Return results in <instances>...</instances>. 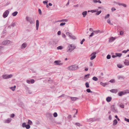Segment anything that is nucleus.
Returning <instances> with one entry per match:
<instances>
[{
	"label": "nucleus",
	"mask_w": 129,
	"mask_h": 129,
	"mask_svg": "<svg viewBox=\"0 0 129 129\" xmlns=\"http://www.w3.org/2000/svg\"><path fill=\"white\" fill-rule=\"evenodd\" d=\"M85 41V39H83L82 41L80 42V44H83V42H84Z\"/></svg>",
	"instance_id": "nucleus-52"
},
{
	"label": "nucleus",
	"mask_w": 129,
	"mask_h": 129,
	"mask_svg": "<svg viewBox=\"0 0 129 129\" xmlns=\"http://www.w3.org/2000/svg\"><path fill=\"white\" fill-rule=\"evenodd\" d=\"M96 120V119L95 118H90L89 119H87V121L88 122H93Z\"/></svg>",
	"instance_id": "nucleus-10"
},
{
	"label": "nucleus",
	"mask_w": 129,
	"mask_h": 129,
	"mask_svg": "<svg viewBox=\"0 0 129 129\" xmlns=\"http://www.w3.org/2000/svg\"><path fill=\"white\" fill-rule=\"evenodd\" d=\"M111 55H110L108 54L107 56V58L108 59H109L111 58Z\"/></svg>",
	"instance_id": "nucleus-47"
},
{
	"label": "nucleus",
	"mask_w": 129,
	"mask_h": 129,
	"mask_svg": "<svg viewBox=\"0 0 129 129\" xmlns=\"http://www.w3.org/2000/svg\"><path fill=\"white\" fill-rule=\"evenodd\" d=\"M120 107L122 108H124V106L123 105V104H120Z\"/></svg>",
	"instance_id": "nucleus-62"
},
{
	"label": "nucleus",
	"mask_w": 129,
	"mask_h": 129,
	"mask_svg": "<svg viewBox=\"0 0 129 129\" xmlns=\"http://www.w3.org/2000/svg\"><path fill=\"white\" fill-rule=\"evenodd\" d=\"M11 118H8L6 120L5 122L8 123H10L11 121Z\"/></svg>",
	"instance_id": "nucleus-29"
},
{
	"label": "nucleus",
	"mask_w": 129,
	"mask_h": 129,
	"mask_svg": "<svg viewBox=\"0 0 129 129\" xmlns=\"http://www.w3.org/2000/svg\"><path fill=\"white\" fill-rule=\"evenodd\" d=\"M26 81L27 83H28L30 84V83H31L30 80H26Z\"/></svg>",
	"instance_id": "nucleus-60"
},
{
	"label": "nucleus",
	"mask_w": 129,
	"mask_h": 129,
	"mask_svg": "<svg viewBox=\"0 0 129 129\" xmlns=\"http://www.w3.org/2000/svg\"><path fill=\"white\" fill-rule=\"evenodd\" d=\"M86 91L88 93H92V92L91 91L90 89H86Z\"/></svg>",
	"instance_id": "nucleus-41"
},
{
	"label": "nucleus",
	"mask_w": 129,
	"mask_h": 129,
	"mask_svg": "<svg viewBox=\"0 0 129 129\" xmlns=\"http://www.w3.org/2000/svg\"><path fill=\"white\" fill-rule=\"evenodd\" d=\"M117 67L120 68H121L123 67V66H122L121 64H118L117 65Z\"/></svg>",
	"instance_id": "nucleus-42"
},
{
	"label": "nucleus",
	"mask_w": 129,
	"mask_h": 129,
	"mask_svg": "<svg viewBox=\"0 0 129 129\" xmlns=\"http://www.w3.org/2000/svg\"><path fill=\"white\" fill-rule=\"evenodd\" d=\"M124 120L125 121L129 122V119H127L126 118H124Z\"/></svg>",
	"instance_id": "nucleus-57"
},
{
	"label": "nucleus",
	"mask_w": 129,
	"mask_h": 129,
	"mask_svg": "<svg viewBox=\"0 0 129 129\" xmlns=\"http://www.w3.org/2000/svg\"><path fill=\"white\" fill-rule=\"evenodd\" d=\"M86 87V88H88L89 87V84L88 82H86L85 84Z\"/></svg>",
	"instance_id": "nucleus-35"
},
{
	"label": "nucleus",
	"mask_w": 129,
	"mask_h": 129,
	"mask_svg": "<svg viewBox=\"0 0 129 129\" xmlns=\"http://www.w3.org/2000/svg\"><path fill=\"white\" fill-rule=\"evenodd\" d=\"M117 78L118 79H124L125 77L123 76H117Z\"/></svg>",
	"instance_id": "nucleus-15"
},
{
	"label": "nucleus",
	"mask_w": 129,
	"mask_h": 129,
	"mask_svg": "<svg viewBox=\"0 0 129 129\" xmlns=\"http://www.w3.org/2000/svg\"><path fill=\"white\" fill-rule=\"evenodd\" d=\"M10 89H12V90L13 91H14L15 90V89H14V88L13 87H11L10 88Z\"/></svg>",
	"instance_id": "nucleus-64"
},
{
	"label": "nucleus",
	"mask_w": 129,
	"mask_h": 129,
	"mask_svg": "<svg viewBox=\"0 0 129 129\" xmlns=\"http://www.w3.org/2000/svg\"><path fill=\"white\" fill-rule=\"evenodd\" d=\"M125 94L129 93V90L127 89L124 90Z\"/></svg>",
	"instance_id": "nucleus-44"
},
{
	"label": "nucleus",
	"mask_w": 129,
	"mask_h": 129,
	"mask_svg": "<svg viewBox=\"0 0 129 129\" xmlns=\"http://www.w3.org/2000/svg\"><path fill=\"white\" fill-rule=\"evenodd\" d=\"M100 84L104 87H105L106 85L107 84V83H104L102 82H100Z\"/></svg>",
	"instance_id": "nucleus-21"
},
{
	"label": "nucleus",
	"mask_w": 129,
	"mask_h": 129,
	"mask_svg": "<svg viewBox=\"0 0 129 129\" xmlns=\"http://www.w3.org/2000/svg\"><path fill=\"white\" fill-rule=\"evenodd\" d=\"M111 110L112 111L115 113H117L118 112L117 110L115 109L114 105L111 106Z\"/></svg>",
	"instance_id": "nucleus-8"
},
{
	"label": "nucleus",
	"mask_w": 129,
	"mask_h": 129,
	"mask_svg": "<svg viewBox=\"0 0 129 129\" xmlns=\"http://www.w3.org/2000/svg\"><path fill=\"white\" fill-rule=\"evenodd\" d=\"M112 100V98L111 97H108L106 99V101L108 102H110Z\"/></svg>",
	"instance_id": "nucleus-17"
},
{
	"label": "nucleus",
	"mask_w": 129,
	"mask_h": 129,
	"mask_svg": "<svg viewBox=\"0 0 129 129\" xmlns=\"http://www.w3.org/2000/svg\"><path fill=\"white\" fill-rule=\"evenodd\" d=\"M96 54V52H94L92 53L90 55V56H91V57H90V60H92L95 58L96 57L95 54Z\"/></svg>",
	"instance_id": "nucleus-5"
},
{
	"label": "nucleus",
	"mask_w": 129,
	"mask_h": 129,
	"mask_svg": "<svg viewBox=\"0 0 129 129\" xmlns=\"http://www.w3.org/2000/svg\"><path fill=\"white\" fill-rule=\"evenodd\" d=\"M35 82V80L33 79H32L30 80V82L31 83L33 84Z\"/></svg>",
	"instance_id": "nucleus-53"
},
{
	"label": "nucleus",
	"mask_w": 129,
	"mask_h": 129,
	"mask_svg": "<svg viewBox=\"0 0 129 129\" xmlns=\"http://www.w3.org/2000/svg\"><path fill=\"white\" fill-rule=\"evenodd\" d=\"M15 116V114H12L11 115V118H13Z\"/></svg>",
	"instance_id": "nucleus-61"
},
{
	"label": "nucleus",
	"mask_w": 129,
	"mask_h": 129,
	"mask_svg": "<svg viewBox=\"0 0 129 129\" xmlns=\"http://www.w3.org/2000/svg\"><path fill=\"white\" fill-rule=\"evenodd\" d=\"M26 44L25 43H24L21 46V48L23 49L25 48L26 46Z\"/></svg>",
	"instance_id": "nucleus-18"
},
{
	"label": "nucleus",
	"mask_w": 129,
	"mask_h": 129,
	"mask_svg": "<svg viewBox=\"0 0 129 129\" xmlns=\"http://www.w3.org/2000/svg\"><path fill=\"white\" fill-rule=\"evenodd\" d=\"M125 94V93L124 91L120 92H119L118 93V95L120 96H121L122 95Z\"/></svg>",
	"instance_id": "nucleus-11"
},
{
	"label": "nucleus",
	"mask_w": 129,
	"mask_h": 129,
	"mask_svg": "<svg viewBox=\"0 0 129 129\" xmlns=\"http://www.w3.org/2000/svg\"><path fill=\"white\" fill-rule=\"evenodd\" d=\"M18 13V12L17 11H15L13 13H12V15L13 16H15Z\"/></svg>",
	"instance_id": "nucleus-28"
},
{
	"label": "nucleus",
	"mask_w": 129,
	"mask_h": 129,
	"mask_svg": "<svg viewBox=\"0 0 129 129\" xmlns=\"http://www.w3.org/2000/svg\"><path fill=\"white\" fill-rule=\"evenodd\" d=\"M96 15H99L102 12L101 10H100L99 11H98L96 12Z\"/></svg>",
	"instance_id": "nucleus-34"
},
{
	"label": "nucleus",
	"mask_w": 129,
	"mask_h": 129,
	"mask_svg": "<svg viewBox=\"0 0 129 129\" xmlns=\"http://www.w3.org/2000/svg\"><path fill=\"white\" fill-rule=\"evenodd\" d=\"M38 11L39 12V13L40 15L42 14V11L40 9H39L38 10Z\"/></svg>",
	"instance_id": "nucleus-54"
},
{
	"label": "nucleus",
	"mask_w": 129,
	"mask_h": 129,
	"mask_svg": "<svg viewBox=\"0 0 129 129\" xmlns=\"http://www.w3.org/2000/svg\"><path fill=\"white\" fill-rule=\"evenodd\" d=\"M68 20L67 19H62L60 20H59L56 21V22H67Z\"/></svg>",
	"instance_id": "nucleus-22"
},
{
	"label": "nucleus",
	"mask_w": 129,
	"mask_h": 129,
	"mask_svg": "<svg viewBox=\"0 0 129 129\" xmlns=\"http://www.w3.org/2000/svg\"><path fill=\"white\" fill-rule=\"evenodd\" d=\"M67 35L69 37L72 36V34L69 32H67L66 33Z\"/></svg>",
	"instance_id": "nucleus-33"
},
{
	"label": "nucleus",
	"mask_w": 129,
	"mask_h": 129,
	"mask_svg": "<svg viewBox=\"0 0 129 129\" xmlns=\"http://www.w3.org/2000/svg\"><path fill=\"white\" fill-rule=\"evenodd\" d=\"M57 49L58 50H61L63 49V47L61 46H59L57 47Z\"/></svg>",
	"instance_id": "nucleus-37"
},
{
	"label": "nucleus",
	"mask_w": 129,
	"mask_h": 129,
	"mask_svg": "<svg viewBox=\"0 0 129 129\" xmlns=\"http://www.w3.org/2000/svg\"><path fill=\"white\" fill-rule=\"evenodd\" d=\"M13 76L12 75H3L2 76L3 78L4 79H7L12 77Z\"/></svg>",
	"instance_id": "nucleus-3"
},
{
	"label": "nucleus",
	"mask_w": 129,
	"mask_h": 129,
	"mask_svg": "<svg viewBox=\"0 0 129 129\" xmlns=\"http://www.w3.org/2000/svg\"><path fill=\"white\" fill-rule=\"evenodd\" d=\"M39 22L38 20H37L36 21V30H38L39 27Z\"/></svg>",
	"instance_id": "nucleus-12"
},
{
	"label": "nucleus",
	"mask_w": 129,
	"mask_h": 129,
	"mask_svg": "<svg viewBox=\"0 0 129 129\" xmlns=\"http://www.w3.org/2000/svg\"><path fill=\"white\" fill-rule=\"evenodd\" d=\"M30 126L28 124L26 125L25 127L27 129H29L30 128Z\"/></svg>",
	"instance_id": "nucleus-39"
},
{
	"label": "nucleus",
	"mask_w": 129,
	"mask_h": 129,
	"mask_svg": "<svg viewBox=\"0 0 129 129\" xmlns=\"http://www.w3.org/2000/svg\"><path fill=\"white\" fill-rule=\"evenodd\" d=\"M70 38L72 40H75L76 39V38L72 34V36H71V37H70Z\"/></svg>",
	"instance_id": "nucleus-26"
},
{
	"label": "nucleus",
	"mask_w": 129,
	"mask_h": 129,
	"mask_svg": "<svg viewBox=\"0 0 129 129\" xmlns=\"http://www.w3.org/2000/svg\"><path fill=\"white\" fill-rule=\"evenodd\" d=\"M92 1L94 3H96L98 2V1L97 0H93Z\"/></svg>",
	"instance_id": "nucleus-63"
},
{
	"label": "nucleus",
	"mask_w": 129,
	"mask_h": 129,
	"mask_svg": "<svg viewBox=\"0 0 129 129\" xmlns=\"http://www.w3.org/2000/svg\"><path fill=\"white\" fill-rule=\"evenodd\" d=\"M9 11L8 10H6L3 13V17L4 18H6L7 17L9 13Z\"/></svg>",
	"instance_id": "nucleus-7"
},
{
	"label": "nucleus",
	"mask_w": 129,
	"mask_h": 129,
	"mask_svg": "<svg viewBox=\"0 0 129 129\" xmlns=\"http://www.w3.org/2000/svg\"><path fill=\"white\" fill-rule=\"evenodd\" d=\"M115 39V38H114L113 37H112L110 38L109 40V42H112L114 41Z\"/></svg>",
	"instance_id": "nucleus-19"
},
{
	"label": "nucleus",
	"mask_w": 129,
	"mask_h": 129,
	"mask_svg": "<svg viewBox=\"0 0 129 129\" xmlns=\"http://www.w3.org/2000/svg\"><path fill=\"white\" fill-rule=\"evenodd\" d=\"M110 91L112 93H116L117 92L116 89H112L110 90Z\"/></svg>",
	"instance_id": "nucleus-23"
},
{
	"label": "nucleus",
	"mask_w": 129,
	"mask_h": 129,
	"mask_svg": "<svg viewBox=\"0 0 129 129\" xmlns=\"http://www.w3.org/2000/svg\"><path fill=\"white\" fill-rule=\"evenodd\" d=\"M28 123L29 125H31L32 124V122L31 120H28Z\"/></svg>",
	"instance_id": "nucleus-38"
},
{
	"label": "nucleus",
	"mask_w": 129,
	"mask_h": 129,
	"mask_svg": "<svg viewBox=\"0 0 129 129\" xmlns=\"http://www.w3.org/2000/svg\"><path fill=\"white\" fill-rule=\"evenodd\" d=\"M53 115L54 117H56L57 116V114L56 112H55L53 114Z\"/></svg>",
	"instance_id": "nucleus-48"
},
{
	"label": "nucleus",
	"mask_w": 129,
	"mask_h": 129,
	"mask_svg": "<svg viewBox=\"0 0 129 129\" xmlns=\"http://www.w3.org/2000/svg\"><path fill=\"white\" fill-rule=\"evenodd\" d=\"M75 124L77 126H80L81 125L79 123H75Z\"/></svg>",
	"instance_id": "nucleus-50"
},
{
	"label": "nucleus",
	"mask_w": 129,
	"mask_h": 129,
	"mask_svg": "<svg viewBox=\"0 0 129 129\" xmlns=\"http://www.w3.org/2000/svg\"><path fill=\"white\" fill-rule=\"evenodd\" d=\"M110 14H108L105 16V19H106L108 18L110 16Z\"/></svg>",
	"instance_id": "nucleus-40"
},
{
	"label": "nucleus",
	"mask_w": 129,
	"mask_h": 129,
	"mask_svg": "<svg viewBox=\"0 0 129 129\" xmlns=\"http://www.w3.org/2000/svg\"><path fill=\"white\" fill-rule=\"evenodd\" d=\"M10 42V41L9 40H7L3 42H2V44L3 45H6L9 44Z\"/></svg>",
	"instance_id": "nucleus-9"
},
{
	"label": "nucleus",
	"mask_w": 129,
	"mask_h": 129,
	"mask_svg": "<svg viewBox=\"0 0 129 129\" xmlns=\"http://www.w3.org/2000/svg\"><path fill=\"white\" fill-rule=\"evenodd\" d=\"M115 55H116V57H120L122 55V54L121 53H116Z\"/></svg>",
	"instance_id": "nucleus-25"
},
{
	"label": "nucleus",
	"mask_w": 129,
	"mask_h": 129,
	"mask_svg": "<svg viewBox=\"0 0 129 129\" xmlns=\"http://www.w3.org/2000/svg\"><path fill=\"white\" fill-rule=\"evenodd\" d=\"M78 68H79L78 66L77 65H74L68 67V69L70 70L74 71Z\"/></svg>",
	"instance_id": "nucleus-2"
},
{
	"label": "nucleus",
	"mask_w": 129,
	"mask_h": 129,
	"mask_svg": "<svg viewBox=\"0 0 129 129\" xmlns=\"http://www.w3.org/2000/svg\"><path fill=\"white\" fill-rule=\"evenodd\" d=\"M66 24L65 22H62L60 23V26H63Z\"/></svg>",
	"instance_id": "nucleus-46"
},
{
	"label": "nucleus",
	"mask_w": 129,
	"mask_h": 129,
	"mask_svg": "<svg viewBox=\"0 0 129 129\" xmlns=\"http://www.w3.org/2000/svg\"><path fill=\"white\" fill-rule=\"evenodd\" d=\"M109 82L112 83H114V79H112L110 80Z\"/></svg>",
	"instance_id": "nucleus-59"
},
{
	"label": "nucleus",
	"mask_w": 129,
	"mask_h": 129,
	"mask_svg": "<svg viewBox=\"0 0 129 129\" xmlns=\"http://www.w3.org/2000/svg\"><path fill=\"white\" fill-rule=\"evenodd\" d=\"M92 79L93 80L95 81H97L98 80V78L95 76L93 77L92 78Z\"/></svg>",
	"instance_id": "nucleus-32"
},
{
	"label": "nucleus",
	"mask_w": 129,
	"mask_h": 129,
	"mask_svg": "<svg viewBox=\"0 0 129 129\" xmlns=\"http://www.w3.org/2000/svg\"><path fill=\"white\" fill-rule=\"evenodd\" d=\"M48 2V1H44L43 2V3L44 4H47Z\"/></svg>",
	"instance_id": "nucleus-51"
},
{
	"label": "nucleus",
	"mask_w": 129,
	"mask_h": 129,
	"mask_svg": "<svg viewBox=\"0 0 129 129\" xmlns=\"http://www.w3.org/2000/svg\"><path fill=\"white\" fill-rule=\"evenodd\" d=\"M70 98L72 101H75L76 100H77V99H78V98L77 97H70Z\"/></svg>",
	"instance_id": "nucleus-20"
},
{
	"label": "nucleus",
	"mask_w": 129,
	"mask_h": 129,
	"mask_svg": "<svg viewBox=\"0 0 129 129\" xmlns=\"http://www.w3.org/2000/svg\"><path fill=\"white\" fill-rule=\"evenodd\" d=\"M94 33L93 32L90 35H89V37H92L94 35Z\"/></svg>",
	"instance_id": "nucleus-56"
},
{
	"label": "nucleus",
	"mask_w": 129,
	"mask_h": 129,
	"mask_svg": "<svg viewBox=\"0 0 129 129\" xmlns=\"http://www.w3.org/2000/svg\"><path fill=\"white\" fill-rule=\"evenodd\" d=\"M87 12L86 11H85L83 12L82 13V14L83 15V17H85V16L87 14Z\"/></svg>",
	"instance_id": "nucleus-16"
},
{
	"label": "nucleus",
	"mask_w": 129,
	"mask_h": 129,
	"mask_svg": "<svg viewBox=\"0 0 129 129\" xmlns=\"http://www.w3.org/2000/svg\"><path fill=\"white\" fill-rule=\"evenodd\" d=\"M26 19L27 21L29 22L30 24L34 23V20H33L31 18L27 16L26 18Z\"/></svg>",
	"instance_id": "nucleus-4"
},
{
	"label": "nucleus",
	"mask_w": 129,
	"mask_h": 129,
	"mask_svg": "<svg viewBox=\"0 0 129 129\" xmlns=\"http://www.w3.org/2000/svg\"><path fill=\"white\" fill-rule=\"evenodd\" d=\"M117 4L118 5H119L120 6H122L124 8H126L127 7L126 5L124 4L121 3H117Z\"/></svg>",
	"instance_id": "nucleus-13"
},
{
	"label": "nucleus",
	"mask_w": 129,
	"mask_h": 129,
	"mask_svg": "<svg viewBox=\"0 0 129 129\" xmlns=\"http://www.w3.org/2000/svg\"><path fill=\"white\" fill-rule=\"evenodd\" d=\"M89 75L90 74H88L87 75H85L84 76L85 79H86L87 78H89Z\"/></svg>",
	"instance_id": "nucleus-31"
},
{
	"label": "nucleus",
	"mask_w": 129,
	"mask_h": 129,
	"mask_svg": "<svg viewBox=\"0 0 129 129\" xmlns=\"http://www.w3.org/2000/svg\"><path fill=\"white\" fill-rule=\"evenodd\" d=\"M107 23H108L109 24L111 25H113V24L112 23H111L110 22V20L109 19H108L107 20Z\"/></svg>",
	"instance_id": "nucleus-43"
},
{
	"label": "nucleus",
	"mask_w": 129,
	"mask_h": 129,
	"mask_svg": "<svg viewBox=\"0 0 129 129\" xmlns=\"http://www.w3.org/2000/svg\"><path fill=\"white\" fill-rule=\"evenodd\" d=\"M116 10V9L114 7H112L111 8V11H113Z\"/></svg>",
	"instance_id": "nucleus-58"
},
{
	"label": "nucleus",
	"mask_w": 129,
	"mask_h": 129,
	"mask_svg": "<svg viewBox=\"0 0 129 129\" xmlns=\"http://www.w3.org/2000/svg\"><path fill=\"white\" fill-rule=\"evenodd\" d=\"M54 63L55 64V65H57L59 66L62 65L63 63L61 62V61L60 60H55L54 61Z\"/></svg>",
	"instance_id": "nucleus-6"
},
{
	"label": "nucleus",
	"mask_w": 129,
	"mask_h": 129,
	"mask_svg": "<svg viewBox=\"0 0 129 129\" xmlns=\"http://www.w3.org/2000/svg\"><path fill=\"white\" fill-rule=\"evenodd\" d=\"M26 125V123L25 122L23 123L22 124V126L23 127H25Z\"/></svg>",
	"instance_id": "nucleus-49"
},
{
	"label": "nucleus",
	"mask_w": 129,
	"mask_h": 129,
	"mask_svg": "<svg viewBox=\"0 0 129 129\" xmlns=\"http://www.w3.org/2000/svg\"><path fill=\"white\" fill-rule=\"evenodd\" d=\"M125 61L124 62V63L125 65L128 66L129 65V61L127 59H125Z\"/></svg>",
	"instance_id": "nucleus-14"
},
{
	"label": "nucleus",
	"mask_w": 129,
	"mask_h": 129,
	"mask_svg": "<svg viewBox=\"0 0 129 129\" xmlns=\"http://www.w3.org/2000/svg\"><path fill=\"white\" fill-rule=\"evenodd\" d=\"M100 31L99 30H94L93 31V32L94 33V34H97L99 33H100Z\"/></svg>",
	"instance_id": "nucleus-30"
},
{
	"label": "nucleus",
	"mask_w": 129,
	"mask_h": 129,
	"mask_svg": "<svg viewBox=\"0 0 129 129\" xmlns=\"http://www.w3.org/2000/svg\"><path fill=\"white\" fill-rule=\"evenodd\" d=\"M98 9H97L95 10H91L90 11V12L92 13H93L94 12H97L98 11Z\"/></svg>",
	"instance_id": "nucleus-36"
},
{
	"label": "nucleus",
	"mask_w": 129,
	"mask_h": 129,
	"mask_svg": "<svg viewBox=\"0 0 129 129\" xmlns=\"http://www.w3.org/2000/svg\"><path fill=\"white\" fill-rule=\"evenodd\" d=\"M26 91H27V92H28L29 94H31V93L32 92H31V91H30V89L29 88H28V87H27L26 88Z\"/></svg>",
	"instance_id": "nucleus-24"
},
{
	"label": "nucleus",
	"mask_w": 129,
	"mask_h": 129,
	"mask_svg": "<svg viewBox=\"0 0 129 129\" xmlns=\"http://www.w3.org/2000/svg\"><path fill=\"white\" fill-rule=\"evenodd\" d=\"M11 26L13 27H14L16 25V24L15 23H12L11 24Z\"/></svg>",
	"instance_id": "nucleus-45"
},
{
	"label": "nucleus",
	"mask_w": 129,
	"mask_h": 129,
	"mask_svg": "<svg viewBox=\"0 0 129 129\" xmlns=\"http://www.w3.org/2000/svg\"><path fill=\"white\" fill-rule=\"evenodd\" d=\"M124 32L123 31L121 30L120 31V35H122L123 34Z\"/></svg>",
	"instance_id": "nucleus-55"
},
{
	"label": "nucleus",
	"mask_w": 129,
	"mask_h": 129,
	"mask_svg": "<svg viewBox=\"0 0 129 129\" xmlns=\"http://www.w3.org/2000/svg\"><path fill=\"white\" fill-rule=\"evenodd\" d=\"M76 47L72 44H69L67 49V52H71Z\"/></svg>",
	"instance_id": "nucleus-1"
},
{
	"label": "nucleus",
	"mask_w": 129,
	"mask_h": 129,
	"mask_svg": "<svg viewBox=\"0 0 129 129\" xmlns=\"http://www.w3.org/2000/svg\"><path fill=\"white\" fill-rule=\"evenodd\" d=\"M117 123V121L116 119H115L113 121V125H116Z\"/></svg>",
	"instance_id": "nucleus-27"
}]
</instances>
